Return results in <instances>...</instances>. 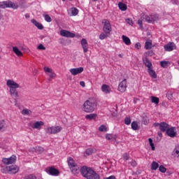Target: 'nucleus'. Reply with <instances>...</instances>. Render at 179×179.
Wrapping results in <instances>:
<instances>
[{"label": "nucleus", "instance_id": "1", "mask_svg": "<svg viewBox=\"0 0 179 179\" xmlns=\"http://www.w3.org/2000/svg\"><path fill=\"white\" fill-rule=\"evenodd\" d=\"M80 173L83 177L87 179H100V175L90 167L83 166L80 169Z\"/></svg>", "mask_w": 179, "mask_h": 179}, {"label": "nucleus", "instance_id": "2", "mask_svg": "<svg viewBox=\"0 0 179 179\" xmlns=\"http://www.w3.org/2000/svg\"><path fill=\"white\" fill-rule=\"evenodd\" d=\"M6 85L10 89L9 92L11 97H14L15 103H17V99H19V92H17V89H19L20 87L19 84L13 80H8Z\"/></svg>", "mask_w": 179, "mask_h": 179}, {"label": "nucleus", "instance_id": "3", "mask_svg": "<svg viewBox=\"0 0 179 179\" xmlns=\"http://www.w3.org/2000/svg\"><path fill=\"white\" fill-rule=\"evenodd\" d=\"M97 107V102L95 99H89L85 101L83 103V110L85 113H93L96 108Z\"/></svg>", "mask_w": 179, "mask_h": 179}, {"label": "nucleus", "instance_id": "4", "mask_svg": "<svg viewBox=\"0 0 179 179\" xmlns=\"http://www.w3.org/2000/svg\"><path fill=\"white\" fill-rule=\"evenodd\" d=\"M20 169L17 165H10L1 168V173L3 174H16L19 173Z\"/></svg>", "mask_w": 179, "mask_h": 179}, {"label": "nucleus", "instance_id": "5", "mask_svg": "<svg viewBox=\"0 0 179 179\" xmlns=\"http://www.w3.org/2000/svg\"><path fill=\"white\" fill-rule=\"evenodd\" d=\"M0 8L1 9H6V8H11V9H17L19 5L17 3H13L10 0L5 1L1 3Z\"/></svg>", "mask_w": 179, "mask_h": 179}, {"label": "nucleus", "instance_id": "6", "mask_svg": "<svg viewBox=\"0 0 179 179\" xmlns=\"http://www.w3.org/2000/svg\"><path fill=\"white\" fill-rule=\"evenodd\" d=\"M60 131H62V127L59 126L57 127H50L45 129V132L49 135H52L59 133Z\"/></svg>", "mask_w": 179, "mask_h": 179}, {"label": "nucleus", "instance_id": "7", "mask_svg": "<svg viewBox=\"0 0 179 179\" xmlns=\"http://www.w3.org/2000/svg\"><path fill=\"white\" fill-rule=\"evenodd\" d=\"M102 23L103 24V31L104 33H106V34H110L113 30L110 21L108 20H104Z\"/></svg>", "mask_w": 179, "mask_h": 179}, {"label": "nucleus", "instance_id": "8", "mask_svg": "<svg viewBox=\"0 0 179 179\" xmlns=\"http://www.w3.org/2000/svg\"><path fill=\"white\" fill-rule=\"evenodd\" d=\"M127 87H128L127 79H123L122 81H121L119 83V85L117 87V90L120 93H124L127 90Z\"/></svg>", "mask_w": 179, "mask_h": 179}, {"label": "nucleus", "instance_id": "9", "mask_svg": "<svg viewBox=\"0 0 179 179\" xmlns=\"http://www.w3.org/2000/svg\"><path fill=\"white\" fill-rule=\"evenodd\" d=\"M16 155H12L9 158H3L2 162L3 164L9 166V164H13L14 163H16Z\"/></svg>", "mask_w": 179, "mask_h": 179}, {"label": "nucleus", "instance_id": "10", "mask_svg": "<svg viewBox=\"0 0 179 179\" xmlns=\"http://www.w3.org/2000/svg\"><path fill=\"white\" fill-rule=\"evenodd\" d=\"M60 36H62V37L73 38V37H75V34L65 29H62L60 31Z\"/></svg>", "mask_w": 179, "mask_h": 179}, {"label": "nucleus", "instance_id": "11", "mask_svg": "<svg viewBox=\"0 0 179 179\" xmlns=\"http://www.w3.org/2000/svg\"><path fill=\"white\" fill-rule=\"evenodd\" d=\"M46 171L50 176H59V171L54 167H50V168L46 169Z\"/></svg>", "mask_w": 179, "mask_h": 179}, {"label": "nucleus", "instance_id": "12", "mask_svg": "<svg viewBox=\"0 0 179 179\" xmlns=\"http://www.w3.org/2000/svg\"><path fill=\"white\" fill-rule=\"evenodd\" d=\"M166 135L170 136V138H175L177 136V132L176 131V127L168 128L166 130Z\"/></svg>", "mask_w": 179, "mask_h": 179}, {"label": "nucleus", "instance_id": "13", "mask_svg": "<svg viewBox=\"0 0 179 179\" xmlns=\"http://www.w3.org/2000/svg\"><path fill=\"white\" fill-rule=\"evenodd\" d=\"M69 71L71 72V75L76 76V75H79V73H82V72H83V67L71 69Z\"/></svg>", "mask_w": 179, "mask_h": 179}, {"label": "nucleus", "instance_id": "14", "mask_svg": "<svg viewBox=\"0 0 179 179\" xmlns=\"http://www.w3.org/2000/svg\"><path fill=\"white\" fill-rule=\"evenodd\" d=\"M44 125V122L43 121H38L34 122L32 125H31V128L33 129H38V131H40V129H41V127H43Z\"/></svg>", "mask_w": 179, "mask_h": 179}, {"label": "nucleus", "instance_id": "15", "mask_svg": "<svg viewBox=\"0 0 179 179\" xmlns=\"http://www.w3.org/2000/svg\"><path fill=\"white\" fill-rule=\"evenodd\" d=\"M176 46L174 43H169L167 45H164L165 51H173V50H176Z\"/></svg>", "mask_w": 179, "mask_h": 179}, {"label": "nucleus", "instance_id": "16", "mask_svg": "<svg viewBox=\"0 0 179 179\" xmlns=\"http://www.w3.org/2000/svg\"><path fill=\"white\" fill-rule=\"evenodd\" d=\"M81 45L84 52H87V51H89V45L87 44V41H86V39L83 38L81 40Z\"/></svg>", "mask_w": 179, "mask_h": 179}, {"label": "nucleus", "instance_id": "17", "mask_svg": "<svg viewBox=\"0 0 179 179\" xmlns=\"http://www.w3.org/2000/svg\"><path fill=\"white\" fill-rule=\"evenodd\" d=\"M159 129L161 132H166L167 130L169 129V124L164 122H162L160 123Z\"/></svg>", "mask_w": 179, "mask_h": 179}, {"label": "nucleus", "instance_id": "18", "mask_svg": "<svg viewBox=\"0 0 179 179\" xmlns=\"http://www.w3.org/2000/svg\"><path fill=\"white\" fill-rule=\"evenodd\" d=\"M101 90L105 94H110V93L111 92V89L110 88V86L106 84H103L101 86Z\"/></svg>", "mask_w": 179, "mask_h": 179}, {"label": "nucleus", "instance_id": "19", "mask_svg": "<svg viewBox=\"0 0 179 179\" xmlns=\"http://www.w3.org/2000/svg\"><path fill=\"white\" fill-rule=\"evenodd\" d=\"M31 22L33 24H34V26H36V27H37V29H38V30H43V29H44L43 24L37 22V20L35 19H32Z\"/></svg>", "mask_w": 179, "mask_h": 179}, {"label": "nucleus", "instance_id": "20", "mask_svg": "<svg viewBox=\"0 0 179 179\" xmlns=\"http://www.w3.org/2000/svg\"><path fill=\"white\" fill-rule=\"evenodd\" d=\"M143 62L145 66H147L148 69H151L153 68V66L152 65V62L149 61V59L148 57H145L143 59Z\"/></svg>", "mask_w": 179, "mask_h": 179}, {"label": "nucleus", "instance_id": "21", "mask_svg": "<svg viewBox=\"0 0 179 179\" xmlns=\"http://www.w3.org/2000/svg\"><path fill=\"white\" fill-rule=\"evenodd\" d=\"M67 163L69 164V169L78 165L76 163H75V160H73V158L72 157L68 158Z\"/></svg>", "mask_w": 179, "mask_h": 179}, {"label": "nucleus", "instance_id": "22", "mask_svg": "<svg viewBox=\"0 0 179 179\" xmlns=\"http://www.w3.org/2000/svg\"><path fill=\"white\" fill-rule=\"evenodd\" d=\"M172 156L174 157H179V145H176L172 151Z\"/></svg>", "mask_w": 179, "mask_h": 179}, {"label": "nucleus", "instance_id": "23", "mask_svg": "<svg viewBox=\"0 0 179 179\" xmlns=\"http://www.w3.org/2000/svg\"><path fill=\"white\" fill-rule=\"evenodd\" d=\"M13 51L15 55H17V57H22L23 55V53H22V51L19 50V48L16 46L13 47Z\"/></svg>", "mask_w": 179, "mask_h": 179}, {"label": "nucleus", "instance_id": "24", "mask_svg": "<svg viewBox=\"0 0 179 179\" xmlns=\"http://www.w3.org/2000/svg\"><path fill=\"white\" fill-rule=\"evenodd\" d=\"M148 72L151 78H153L154 79H156V78H157V74H156V71L153 70V68L148 69Z\"/></svg>", "mask_w": 179, "mask_h": 179}, {"label": "nucleus", "instance_id": "25", "mask_svg": "<svg viewBox=\"0 0 179 179\" xmlns=\"http://www.w3.org/2000/svg\"><path fill=\"white\" fill-rule=\"evenodd\" d=\"M122 38L123 40V43H124L126 45H131V39H129V38L125 35H122Z\"/></svg>", "mask_w": 179, "mask_h": 179}, {"label": "nucleus", "instance_id": "26", "mask_svg": "<svg viewBox=\"0 0 179 179\" xmlns=\"http://www.w3.org/2000/svg\"><path fill=\"white\" fill-rule=\"evenodd\" d=\"M70 170H71V173H73L75 175L79 174V166L78 165H76V166L70 168Z\"/></svg>", "mask_w": 179, "mask_h": 179}, {"label": "nucleus", "instance_id": "27", "mask_svg": "<svg viewBox=\"0 0 179 179\" xmlns=\"http://www.w3.org/2000/svg\"><path fill=\"white\" fill-rule=\"evenodd\" d=\"M143 19L145 20V22H148V23H152L153 21L152 20V15H143Z\"/></svg>", "mask_w": 179, "mask_h": 179}, {"label": "nucleus", "instance_id": "28", "mask_svg": "<svg viewBox=\"0 0 179 179\" xmlns=\"http://www.w3.org/2000/svg\"><path fill=\"white\" fill-rule=\"evenodd\" d=\"M96 117H97V114H96V113H91L90 115H87L85 116V118H86V120H96Z\"/></svg>", "mask_w": 179, "mask_h": 179}, {"label": "nucleus", "instance_id": "29", "mask_svg": "<svg viewBox=\"0 0 179 179\" xmlns=\"http://www.w3.org/2000/svg\"><path fill=\"white\" fill-rule=\"evenodd\" d=\"M36 152V153H43L44 152V148L41 146L36 147V148H32V152Z\"/></svg>", "mask_w": 179, "mask_h": 179}, {"label": "nucleus", "instance_id": "30", "mask_svg": "<svg viewBox=\"0 0 179 179\" xmlns=\"http://www.w3.org/2000/svg\"><path fill=\"white\" fill-rule=\"evenodd\" d=\"M6 129V124L4 120H0V131H5Z\"/></svg>", "mask_w": 179, "mask_h": 179}, {"label": "nucleus", "instance_id": "31", "mask_svg": "<svg viewBox=\"0 0 179 179\" xmlns=\"http://www.w3.org/2000/svg\"><path fill=\"white\" fill-rule=\"evenodd\" d=\"M96 152V149L94 148H88L85 150V153L87 156H90V155H93Z\"/></svg>", "mask_w": 179, "mask_h": 179}, {"label": "nucleus", "instance_id": "32", "mask_svg": "<svg viewBox=\"0 0 179 179\" xmlns=\"http://www.w3.org/2000/svg\"><path fill=\"white\" fill-rule=\"evenodd\" d=\"M106 139H107V141H114L115 136L114 134H107L106 135Z\"/></svg>", "mask_w": 179, "mask_h": 179}, {"label": "nucleus", "instance_id": "33", "mask_svg": "<svg viewBox=\"0 0 179 179\" xmlns=\"http://www.w3.org/2000/svg\"><path fill=\"white\" fill-rule=\"evenodd\" d=\"M144 48L145 50H150L152 48V41H146Z\"/></svg>", "mask_w": 179, "mask_h": 179}, {"label": "nucleus", "instance_id": "34", "mask_svg": "<svg viewBox=\"0 0 179 179\" xmlns=\"http://www.w3.org/2000/svg\"><path fill=\"white\" fill-rule=\"evenodd\" d=\"M159 169V164L156 162H152L151 164V170H157Z\"/></svg>", "mask_w": 179, "mask_h": 179}, {"label": "nucleus", "instance_id": "35", "mask_svg": "<svg viewBox=\"0 0 179 179\" xmlns=\"http://www.w3.org/2000/svg\"><path fill=\"white\" fill-rule=\"evenodd\" d=\"M118 7H119V9H120V10L124 11V10H127V5H125V3H119Z\"/></svg>", "mask_w": 179, "mask_h": 179}, {"label": "nucleus", "instance_id": "36", "mask_svg": "<svg viewBox=\"0 0 179 179\" xmlns=\"http://www.w3.org/2000/svg\"><path fill=\"white\" fill-rule=\"evenodd\" d=\"M169 64H170V62L169 61L160 62V65L162 68H167V66H169Z\"/></svg>", "mask_w": 179, "mask_h": 179}, {"label": "nucleus", "instance_id": "37", "mask_svg": "<svg viewBox=\"0 0 179 179\" xmlns=\"http://www.w3.org/2000/svg\"><path fill=\"white\" fill-rule=\"evenodd\" d=\"M151 101L154 103V104H159V99L157 96H151Z\"/></svg>", "mask_w": 179, "mask_h": 179}, {"label": "nucleus", "instance_id": "38", "mask_svg": "<svg viewBox=\"0 0 179 179\" xmlns=\"http://www.w3.org/2000/svg\"><path fill=\"white\" fill-rule=\"evenodd\" d=\"M131 129H133L134 131H138V123L136 122H131Z\"/></svg>", "mask_w": 179, "mask_h": 179}, {"label": "nucleus", "instance_id": "39", "mask_svg": "<svg viewBox=\"0 0 179 179\" xmlns=\"http://www.w3.org/2000/svg\"><path fill=\"white\" fill-rule=\"evenodd\" d=\"M99 131L100 132H107V127H106V125L101 124V125L99 127Z\"/></svg>", "mask_w": 179, "mask_h": 179}, {"label": "nucleus", "instance_id": "40", "mask_svg": "<svg viewBox=\"0 0 179 179\" xmlns=\"http://www.w3.org/2000/svg\"><path fill=\"white\" fill-rule=\"evenodd\" d=\"M30 114H31V110H30L29 109H24L22 111V115H30Z\"/></svg>", "mask_w": 179, "mask_h": 179}, {"label": "nucleus", "instance_id": "41", "mask_svg": "<svg viewBox=\"0 0 179 179\" xmlns=\"http://www.w3.org/2000/svg\"><path fill=\"white\" fill-rule=\"evenodd\" d=\"M71 11L73 16H76V15L79 13V10H78L76 8H72Z\"/></svg>", "mask_w": 179, "mask_h": 179}, {"label": "nucleus", "instance_id": "42", "mask_svg": "<svg viewBox=\"0 0 179 179\" xmlns=\"http://www.w3.org/2000/svg\"><path fill=\"white\" fill-rule=\"evenodd\" d=\"M43 17H44L45 22H48V23L52 22V19H51V17H50V15L48 14L43 15Z\"/></svg>", "mask_w": 179, "mask_h": 179}, {"label": "nucleus", "instance_id": "43", "mask_svg": "<svg viewBox=\"0 0 179 179\" xmlns=\"http://www.w3.org/2000/svg\"><path fill=\"white\" fill-rule=\"evenodd\" d=\"M142 122L144 125H148L149 124V118L148 117H143Z\"/></svg>", "mask_w": 179, "mask_h": 179}, {"label": "nucleus", "instance_id": "44", "mask_svg": "<svg viewBox=\"0 0 179 179\" xmlns=\"http://www.w3.org/2000/svg\"><path fill=\"white\" fill-rule=\"evenodd\" d=\"M107 34H108L101 33L99 36L100 40H104L105 38H107V37H108V35H107Z\"/></svg>", "mask_w": 179, "mask_h": 179}, {"label": "nucleus", "instance_id": "45", "mask_svg": "<svg viewBox=\"0 0 179 179\" xmlns=\"http://www.w3.org/2000/svg\"><path fill=\"white\" fill-rule=\"evenodd\" d=\"M159 170L161 173H166L167 171V169L163 165L159 166Z\"/></svg>", "mask_w": 179, "mask_h": 179}, {"label": "nucleus", "instance_id": "46", "mask_svg": "<svg viewBox=\"0 0 179 179\" xmlns=\"http://www.w3.org/2000/svg\"><path fill=\"white\" fill-rule=\"evenodd\" d=\"M148 142L151 146L152 150H155V143H153V140H152V138H148Z\"/></svg>", "mask_w": 179, "mask_h": 179}, {"label": "nucleus", "instance_id": "47", "mask_svg": "<svg viewBox=\"0 0 179 179\" xmlns=\"http://www.w3.org/2000/svg\"><path fill=\"white\" fill-rule=\"evenodd\" d=\"M24 179H37V177H36V176L34 175H29V176H27L24 178Z\"/></svg>", "mask_w": 179, "mask_h": 179}, {"label": "nucleus", "instance_id": "48", "mask_svg": "<svg viewBox=\"0 0 179 179\" xmlns=\"http://www.w3.org/2000/svg\"><path fill=\"white\" fill-rule=\"evenodd\" d=\"M124 124L126 125H129L131 124V117H125Z\"/></svg>", "mask_w": 179, "mask_h": 179}, {"label": "nucleus", "instance_id": "49", "mask_svg": "<svg viewBox=\"0 0 179 179\" xmlns=\"http://www.w3.org/2000/svg\"><path fill=\"white\" fill-rule=\"evenodd\" d=\"M151 17H152V22H156L159 20V16L157 15H152Z\"/></svg>", "mask_w": 179, "mask_h": 179}, {"label": "nucleus", "instance_id": "50", "mask_svg": "<svg viewBox=\"0 0 179 179\" xmlns=\"http://www.w3.org/2000/svg\"><path fill=\"white\" fill-rule=\"evenodd\" d=\"M129 164H131V166H132V167H136V166H137V163H136V161H135V160H131V162H130L129 163Z\"/></svg>", "mask_w": 179, "mask_h": 179}, {"label": "nucleus", "instance_id": "51", "mask_svg": "<svg viewBox=\"0 0 179 179\" xmlns=\"http://www.w3.org/2000/svg\"><path fill=\"white\" fill-rule=\"evenodd\" d=\"M143 20H142V18L138 20V26H140L141 29L142 27H143Z\"/></svg>", "mask_w": 179, "mask_h": 179}, {"label": "nucleus", "instance_id": "52", "mask_svg": "<svg viewBox=\"0 0 179 179\" xmlns=\"http://www.w3.org/2000/svg\"><path fill=\"white\" fill-rule=\"evenodd\" d=\"M123 160H129V155L128 154L124 153L123 154Z\"/></svg>", "mask_w": 179, "mask_h": 179}, {"label": "nucleus", "instance_id": "53", "mask_svg": "<svg viewBox=\"0 0 179 179\" xmlns=\"http://www.w3.org/2000/svg\"><path fill=\"white\" fill-rule=\"evenodd\" d=\"M45 72H48L49 73H52V70L48 67L44 68Z\"/></svg>", "mask_w": 179, "mask_h": 179}, {"label": "nucleus", "instance_id": "54", "mask_svg": "<svg viewBox=\"0 0 179 179\" xmlns=\"http://www.w3.org/2000/svg\"><path fill=\"white\" fill-rule=\"evenodd\" d=\"M38 50H45V48L43 44H40L38 46Z\"/></svg>", "mask_w": 179, "mask_h": 179}, {"label": "nucleus", "instance_id": "55", "mask_svg": "<svg viewBox=\"0 0 179 179\" xmlns=\"http://www.w3.org/2000/svg\"><path fill=\"white\" fill-rule=\"evenodd\" d=\"M141 45V43H136L135 44V48H136L137 50H140Z\"/></svg>", "mask_w": 179, "mask_h": 179}, {"label": "nucleus", "instance_id": "56", "mask_svg": "<svg viewBox=\"0 0 179 179\" xmlns=\"http://www.w3.org/2000/svg\"><path fill=\"white\" fill-rule=\"evenodd\" d=\"M171 2L173 5H179L178 0H171Z\"/></svg>", "mask_w": 179, "mask_h": 179}, {"label": "nucleus", "instance_id": "57", "mask_svg": "<svg viewBox=\"0 0 179 179\" xmlns=\"http://www.w3.org/2000/svg\"><path fill=\"white\" fill-rule=\"evenodd\" d=\"M127 23H128V24H134V22H132V20L128 18L127 20Z\"/></svg>", "mask_w": 179, "mask_h": 179}, {"label": "nucleus", "instance_id": "58", "mask_svg": "<svg viewBox=\"0 0 179 179\" xmlns=\"http://www.w3.org/2000/svg\"><path fill=\"white\" fill-rule=\"evenodd\" d=\"M103 179H115V176H109V177H108V178H103Z\"/></svg>", "mask_w": 179, "mask_h": 179}, {"label": "nucleus", "instance_id": "59", "mask_svg": "<svg viewBox=\"0 0 179 179\" xmlns=\"http://www.w3.org/2000/svg\"><path fill=\"white\" fill-rule=\"evenodd\" d=\"M80 86H82L83 87H85V86L84 81H81V82L80 83Z\"/></svg>", "mask_w": 179, "mask_h": 179}, {"label": "nucleus", "instance_id": "60", "mask_svg": "<svg viewBox=\"0 0 179 179\" xmlns=\"http://www.w3.org/2000/svg\"><path fill=\"white\" fill-rule=\"evenodd\" d=\"M50 78H55V73H52L50 75Z\"/></svg>", "mask_w": 179, "mask_h": 179}, {"label": "nucleus", "instance_id": "61", "mask_svg": "<svg viewBox=\"0 0 179 179\" xmlns=\"http://www.w3.org/2000/svg\"><path fill=\"white\" fill-rule=\"evenodd\" d=\"M154 127H160V123H154Z\"/></svg>", "mask_w": 179, "mask_h": 179}, {"label": "nucleus", "instance_id": "62", "mask_svg": "<svg viewBox=\"0 0 179 179\" xmlns=\"http://www.w3.org/2000/svg\"><path fill=\"white\" fill-rule=\"evenodd\" d=\"M158 135H159V136H163V134H162V132H159V133H158Z\"/></svg>", "mask_w": 179, "mask_h": 179}, {"label": "nucleus", "instance_id": "63", "mask_svg": "<svg viewBox=\"0 0 179 179\" xmlns=\"http://www.w3.org/2000/svg\"><path fill=\"white\" fill-rule=\"evenodd\" d=\"M118 57H120V58H122V54H119Z\"/></svg>", "mask_w": 179, "mask_h": 179}, {"label": "nucleus", "instance_id": "64", "mask_svg": "<svg viewBox=\"0 0 179 179\" xmlns=\"http://www.w3.org/2000/svg\"><path fill=\"white\" fill-rule=\"evenodd\" d=\"M1 14H0V20H1Z\"/></svg>", "mask_w": 179, "mask_h": 179}]
</instances>
